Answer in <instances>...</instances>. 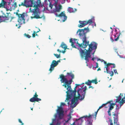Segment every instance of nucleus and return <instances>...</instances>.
I'll return each mask as SVG.
<instances>
[{"mask_svg": "<svg viewBox=\"0 0 125 125\" xmlns=\"http://www.w3.org/2000/svg\"><path fill=\"white\" fill-rule=\"evenodd\" d=\"M89 29L88 27L84 28L83 29H79L77 32V33L79 32V35L80 37H82L83 39L82 44H80L78 43L77 41V43L79 47L83 48H85L87 46L89 45V48L88 50H86L85 52L83 50L80 49L79 50L80 56L82 58H84V59L86 60V63H87L86 66H88L87 62H89V58L91 57V55L90 54L91 51L96 49L97 44L94 42H92L89 44V41H86V34L89 31Z\"/></svg>", "mask_w": 125, "mask_h": 125, "instance_id": "nucleus-1", "label": "nucleus"}, {"mask_svg": "<svg viewBox=\"0 0 125 125\" xmlns=\"http://www.w3.org/2000/svg\"><path fill=\"white\" fill-rule=\"evenodd\" d=\"M66 77V76H64L63 74H61L60 75V78L61 79L60 81L61 83H64L62 86H64L65 88L67 87L66 88L67 91L66 92V93L67 94V98L66 100H68L70 99H71L72 97H73L72 100L71 104L73 107L72 105H71L72 100L74 97H76V89L77 87L76 85L74 88V90H72L71 85L72 83V79L68 80Z\"/></svg>", "mask_w": 125, "mask_h": 125, "instance_id": "nucleus-2", "label": "nucleus"}, {"mask_svg": "<svg viewBox=\"0 0 125 125\" xmlns=\"http://www.w3.org/2000/svg\"><path fill=\"white\" fill-rule=\"evenodd\" d=\"M26 4L27 7H32L33 6V9H31L30 8L29 9V12H31L33 13L32 15H34V17H31V18H36V19H41L42 17V16H40V12L39 10V8L37 5L35 4L34 1L30 0L26 1Z\"/></svg>", "mask_w": 125, "mask_h": 125, "instance_id": "nucleus-3", "label": "nucleus"}, {"mask_svg": "<svg viewBox=\"0 0 125 125\" xmlns=\"http://www.w3.org/2000/svg\"><path fill=\"white\" fill-rule=\"evenodd\" d=\"M86 89L87 87L85 86L84 87L82 86L81 88H79L77 91V97H74L72 100L71 105L73 108L74 107L77 105V103L78 102V99H79L81 100L84 98Z\"/></svg>", "mask_w": 125, "mask_h": 125, "instance_id": "nucleus-4", "label": "nucleus"}, {"mask_svg": "<svg viewBox=\"0 0 125 125\" xmlns=\"http://www.w3.org/2000/svg\"><path fill=\"white\" fill-rule=\"evenodd\" d=\"M2 14L0 16V23L1 22H7L9 20L10 17L7 12H4L3 11H1Z\"/></svg>", "mask_w": 125, "mask_h": 125, "instance_id": "nucleus-5", "label": "nucleus"}, {"mask_svg": "<svg viewBox=\"0 0 125 125\" xmlns=\"http://www.w3.org/2000/svg\"><path fill=\"white\" fill-rule=\"evenodd\" d=\"M65 104L63 103H61L60 107L58 106V109L57 110V112L58 115L60 119H62L63 116L64 111H63L62 107V106H64Z\"/></svg>", "mask_w": 125, "mask_h": 125, "instance_id": "nucleus-6", "label": "nucleus"}, {"mask_svg": "<svg viewBox=\"0 0 125 125\" xmlns=\"http://www.w3.org/2000/svg\"><path fill=\"white\" fill-rule=\"evenodd\" d=\"M16 15L18 16V21L20 24H22L25 23V20L24 18L25 13H23L22 14H19L18 12L16 13Z\"/></svg>", "mask_w": 125, "mask_h": 125, "instance_id": "nucleus-7", "label": "nucleus"}, {"mask_svg": "<svg viewBox=\"0 0 125 125\" xmlns=\"http://www.w3.org/2000/svg\"><path fill=\"white\" fill-rule=\"evenodd\" d=\"M123 94H121L120 93V95L116 97L117 99L116 100V103H119L120 104V106H118L117 105H116V109L117 110H119V109L121 108V106L123 105L124 104V102L123 101H120L121 100V95L122 96Z\"/></svg>", "mask_w": 125, "mask_h": 125, "instance_id": "nucleus-8", "label": "nucleus"}, {"mask_svg": "<svg viewBox=\"0 0 125 125\" xmlns=\"http://www.w3.org/2000/svg\"><path fill=\"white\" fill-rule=\"evenodd\" d=\"M79 22L80 24H79L78 26L79 28H82L83 27L86 25H87L88 24H90L92 23V19L88 20V21H80Z\"/></svg>", "mask_w": 125, "mask_h": 125, "instance_id": "nucleus-9", "label": "nucleus"}, {"mask_svg": "<svg viewBox=\"0 0 125 125\" xmlns=\"http://www.w3.org/2000/svg\"><path fill=\"white\" fill-rule=\"evenodd\" d=\"M94 116L93 115H91L90 114L88 116L87 115H85L83 117V118H86L87 120V125H93L92 116Z\"/></svg>", "mask_w": 125, "mask_h": 125, "instance_id": "nucleus-10", "label": "nucleus"}, {"mask_svg": "<svg viewBox=\"0 0 125 125\" xmlns=\"http://www.w3.org/2000/svg\"><path fill=\"white\" fill-rule=\"evenodd\" d=\"M113 65V67H112V68H115V64L114 63H108L106 65V66L105 67V68H106V72L107 73H109L110 74V76H112L114 75V73L112 71H109L108 67L110 65Z\"/></svg>", "mask_w": 125, "mask_h": 125, "instance_id": "nucleus-11", "label": "nucleus"}, {"mask_svg": "<svg viewBox=\"0 0 125 125\" xmlns=\"http://www.w3.org/2000/svg\"><path fill=\"white\" fill-rule=\"evenodd\" d=\"M114 123L113 122L112 120L110 118H108L109 120L107 121L108 123V125H119V124L117 123V119L114 117Z\"/></svg>", "mask_w": 125, "mask_h": 125, "instance_id": "nucleus-12", "label": "nucleus"}, {"mask_svg": "<svg viewBox=\"0 0 125 125\" xmlns=\"http://www.w3.org/2000/svg\"><path fill=\"white\" fill-rule=\"evenodd\" d=\"M38 95L37 94L36 92H35L33 97L30 99V101L31 102H38L41 100V99L38 98Z\"/></svg>", "mask_w": 125, "mask_h": 125, "instance_id": "nucleus-13", "label": "nucleus"}, {"mask_svg": "<svg viewBox=\"0 0 125 125\" xmlns=\"http://www.w3.org/2000/svg\"><path fill=\"white\" fill-rule=\"evenodd\" d=\"M57 65V63L56 62V61L55 60H53L52 62V63L50 65V68L49 70V71H50V73L52 72L54 69V67L56 66Z\"/></svg>", "mask_w": 125, "mask_h": 125, "instance_id": "nucleus-14", "label": "nucleus"}, {"mask_svg": "<svg viewBox=\"0 0 125 125\" xmlns=\"http://www.w3.org/2000/svg\"><path fill=\"white\" fill-rule=\"evenodd\" d=\"M55 14L57 17H59L60 18L63 17L64 19V20H63V22H64L67 19V16L65 15V14L64 13H63L62 12H61L59 14L56 13H55Z\"/></svg>", "mask_w": 125, "mask_h": 125, "instance_id": "nucleus-15", "label": "nucleus"}, {"mask_svg": "<svg viewBox=\"0 0 125 125\" xmlns=\"http://www.w3.org/2000/svg\"><path fill=\"white\" fill-rule=\"evenodd\" d=\"M82 118L83 117H81L79 119H76L75 122H74L72 125H75V123H77L78 125L81 124L83 121V120L82 119Z\"/></svg>", "mask_w": 125, "mask_h": 125, "instance_id": "nucleus-16", "label": "nucleus"}, {"mask_svg": "<svg viewBox=\"0 0 125 125\" xmlns=\"http://www.w3.org/2000/svg\"><path fill=\"white\" fill-rule=\"evenodd\" d=\"M77 41V39H74L73 40L72 38L70 40V42L71 43V46L73 48H76L75 46L74 45V44L76 43L75 41Z\"/></svg>", "mask_w": 125, "mask_h": 125, "instance_id": "nucleus-17", "label": "nucleus"}, {"mask_svg": "<svg viewBox=\"0 0 125 125\" xmlns=\"http://www.w3.org/2000/svg\"><path fill=\"white\" fill-rule=\"evenodd\" d=\"M6 2L4 0H2L1 2L0 3V8L2 7H4L6 5Z\"/></svg>", "mask_w": 125, "mask_h": 125, "instance_id": "nucleus-18", "label": "nucleus"}, {"mask_svg": "<svg viewBox=\"0 0 125 125\" xmlns=\"http://www.w3.org/2000/svg\"><path fill=\"white\" fill-rule=\"evenodd\" d=\"M60 47H61L62 48L64 49L65 50H66L67 48V46L63 42H62V43Z\"/></svg>", "mask_w": 125, "mask_h": 125, "instance_id": "nucleus-19", "label": "nucleus"}, {"mask_svg": "<svg viewBox=\"0 0 125 125\" xmlns=\"http://www.w3.org/2000/svg\"><path fill=\"white\" fill-rule=\"evenodd\" d=\"M68 11L70 13L74 12L76 11V10L75 9V10H73V8H71L69 7L68 10Z\"/></svg>", "mask_w": 125, "mask_h": 125, "instance_id": "nucleus-20", "label": "nucleus"}, {"mask_svg": "<svg viewBox=\"0 0 125 125\" xmlns=\"http://www.w3.org/2000/svg\"><path fill=\"white\" fill-rule=\"evenodd\" d=\"M26 0H24V3L21 2V4H19V7H20L21 6H23L26 7H27V5L26 4Z\"/></svg>", "mask_w": 125, "mask_h": 125, "instance_id": "nucleus-21", "label": "nucleus"}, {"mask_svg": "<svg viewBox=\"0 0 125 125\" xmlns=\"http://www.w3.org/2000/svg\"><path fill=\"white\" fill-rule=\"evenodd\" d=\"M115 104V103H112L110 104V107L109 109L110 110H112L114 108V106Z\"/></svg>", "mask_w": 125, "mask_h": 125, "instance_id": "nucleus-22", "label": "nucleus"}, {"mask_svg": "<svg viewBox=\"0 0 125 125\" xmlns=\"http://www.w3.org/2000/svg\"><path fill=\"white\" fill-rule=\"evenodd\" d=\"M61 9V6L60 5L59 8L57 7H56V9H55V12H59L60 11V10Z\"/></svg>", "mask_w": 125, "mask_h": 125, "instance_id": "nucleus-23", "label": "nucleus"}, {"mask_svg": "<svg viewBox=\"0 0 125 125\" xmlns=\"http://www.w3.org/2000/svg\"><path fill=\"white\" fill-rule=\"evenodd\" d=\"M67 74L68 76H70L72 77V79H72V80L74 78V75L72 74V73H67Z\"/></svg>", "mask_w": 125, "mask_h": 125, "instance_id": "nucleus-24", "label": "nucleus"}, {"mask_svg": "<svg viewBox=\"0 0 125 125\" xmlns=\"http://www.w3.org/2000/svg\"><path fill=\"white\" fill-rule=\"evenodd\" d=\"M92 82L91 80H88L87 82H86L85 83L87 84L88 85L90 86L91 85Z\"/></svg>", "mask_w": 125, "mask_h": 125, "instance_id": "nucleus-25", "label": "nucleus"}, {"mask_svg": "<svg viewBox=\"0 0 125 125\" xmlns=\"http://www.w3.org/2000/svg\"><path fill=\"white\" fill-rule=\"evenodd\" d=\"M121 101H123L124 102V104L125 103V96L124 97H123V96H122L121 95Z\"/></svg>", "mask_w": 125, "mask_h": 125, "instance_id": "nucleus-26", "label": "nucleus"}, {"mask_svg": "<svg viewBox=\"0 0 125 125\" xmlns=\"http://www.w3.org/2000/svg\"><path fill=\"white\" fill-rule=\"evenodd\" d=\"M92 83H94L95 84H97L98 83V82L97 81V79H95L94 80H91Z\"/></svg>", "mask_w": 125, "mask_h": 125, "instance_id": "nucleus-27", "label": "nucleus"}, {"mask_svg": "<svg viewBox=\"0 0 125 125\" xmlns=\"http://www.w3.org/2000/svg\"><path fill=\"white\" fill-rule=\"evenodd\" d=\"M68 116L69 117L67 118L68 120L66 121V122H68V121L70 120L72 117L71 113H70L69 114V115H68Z\"/></svg>", "mask_w": 125, "mask_h": 125, "instance_id": "nucleus-28", "label": "nucleus"}, {"mask_svg": "<svg viewBox=\"0 0 125 125\" xmlns=\"http://www.w3.org/2000/svg\"><path fill=\"white\" fill-rule=\"evenodd\" d=\"M113 101L112 100L110 101H109L107 103H106L105 104H103L102 105H101L102 106V107H103L104 106H105L108 103H110L111 102H113Z\"/></svg>", "mask_w": 125, "mask_h": 125, "instance_id": "nucleus-29", "label": "nucleus"}, {"mask_svg": "<svg viewBox=\"0 0 125 125\" xmlns=\"http://www.w3.org/2000/svg\"><path fill=\"white\" fill-rule=\"evenodd\" d=\"M54 55L57 58H59L60 57V54L58 55L56 54H54Z\"/></svg>", "mask_w": 125, "mask_h": 125, "instance_id": "nucleus-30", "label": "nucleus"}, {"mask_svg": "<svg viewBox=\"0 0 125 125\" xmlns=\"http://www.w3.org/2000/svg\"><path fill=\"white\" fill-rule=\"evenodd\" d=\"M48 3H49V7L51 8V9L52 8V7H53V5L51 4V2H50H50H48Z\"/></svg>", "mask_w": 125, "mask_h": 125, "instance_id": "nucleus-31", "label": "nucleus"}, {"mask_svg": "<svg viewBox=\"0 0 125 125\" xmlns=\"http://www.w3.org/2000/svg\"><path fill=\"white\" fill-rule=\"evenodd\" d=\"M24 35L26 37L28 38H30L31 37V36L27 34H26V33H25Z\"/></svg>", "mask_w": 125, "mask_h": 125, "instance_id": "nucleus-32", "label": "nucleus"}, {"mask_svg": "<svg viewBox=\"0 0 125 125\" xmlns=\"http://www.w3.org/2000/svg\"><path fill=\"white\" fill-rule=\"evenodd\" d=\"M121 34V33H119V35L118 36V37H117L115 39V40H114L115 41H117L119 39V36L120 34Z\"/></svg>", "mask_w": 125, "mask_h": 125, "instance_id": "nucleus-33", "label": "nucleus"}, {"mask_svg": "<svg viewBox=\"0 0 125 125\" xmlns=\"http://www.w3.org/2000/svg\"><path fill=\"white\" fill-rule=\"evenodd\" d=\"M36 32L35 31H34L33 32L32 34V37H35Z\"/></svg>", "mask_w": 125, "mask_h": 125, "instance_id": "nucleus-34", "label": "nucleus"}, {"mask_svg": "<svg viewBox=\"0 0 125 125\" xmlns=\"http://www.w3.org/2000/svg\"><path fill=\"white\" fill-rule=\"evenodd\" d=\"M111 111V110H110V109H109L108 111V115L109 116H111V114L110 112Z\"/></svg>", "mask_w": 125, "mask_h": 125, "instance_id": "nucleus-35", "label": "nucleus"}, {"mask_svg": "<svg viewBox=\"0 0 125 125\" xmlns=\"http://www.w3.org/2000/svg\"><path fill=\"white\" fill-rule=\"evenodd\" d=\"M50 0H45L44 1L45 3L46 4H48V3H47L48 1V2H50Z\"/></svg>", "mask_w": 125, "mask_h": 125, "instance_id": "nucleus-36", "label": "nucleus"}, {"mask_svg": "<svg viewBox=\"0 0 125 125\" xmlns=\"http://www.w3.org/2000/svg\"><path fill=\"white\" fill-rule=\"evenodd\" d=\"M13 5L15 8L17 7V3L16 2H15L14 3V4H13Z\"/></svg>", "mask_w": 125, "mask_h": 125, "instance_id": "nucleus-37", "label": "nucleus"}, {"mask_svg": "<svg viewBox=\"0 0 125 125\" xmlns=\"http://www.w3.org/2000/svg\"><path fill=\"white\" fill-rule=\"evenodd\" d=\"M98 110H97V111L95 112V115H94V116H95V119H96V115L97 114V112H98ZM93 116H94V115Z\"/></svg>", "mask_w": 125, "mask_h": 125, "instance_id": "nucleus-38", "label": "nucleus"}, {"mask_svg": "<svg viewBox=\"0 0 125 125\" xmlns=\"http://www.w3.org/2000/svg\"><path fill=\"white\" fill-rule=\"evenodd\" d=\"M18 121L21 124H22V125H23L24 124L21 121V119H18Z\"/></svg>", "mask_w": 125, "mask_h": 125, "instance_id": "nucleus-39", "label": "nucleus"}, {"mask_svg": "<svg viewBox=\"0 0 125 125\" xmlns=\"http://www.w3.org/2000/svg\"><path fill=\"white\" fill-rule=\"evenodd\" d=\"M96 66L95 67H94V68H97L98 67V63L97 62H96Z\"/></svg>", "mask_w": 125, "mask_h": 125, "instance_id": "nucleus-40", "label": "nucleus"}, {"mask_svg": "<svg viewBox=\"0 0 125 125\" xmlns=\"http://www.w3.org/2000/svg\"><path fill=\"white\" fill-rule=\"evenodd\" d=\"M104 61V63L105 64V66H106V65L108 63H107L105 61Z\"/></svg>", "mask_w": 125, "mask_h": 125, "instance_id": "nucleus-41", "label": "nucleus"}, {"mask_svg": "<svg viewBox=\"0 0 125 125\" xmlns=\"http://www.w3.org/2000/svg\"><path fill=\"white\" fill-rule=\"evenodd\" d=\"M110 39H111V41L112 42H113L115 40L113 39L112 37H111Z\"/></svg>", "mask_w": 125, "mask_h": 125, "instance_id": "nucleus-42", "label": "nucleus"}, {"mask_svg": "<svg viewBox=\"0 0 125 125\" xmlns=\"http://www.w3.org/2000/svg\"><path fill=\"white\" fill-rule=\"evenodd\" d=\"M102 106H100L99 107L98 109V111L100 110V109L102 108Z\"/></svg>", "mask_w": 125, "mask_h": 125, "instance_id": "nucleus-43", "label": "nucleus"}, {"mask_svg": "<svg viewBox=\"0 0 125 125\" xmlns=\"http://www.w3.org/2000/svg\"><path fill=\"white\" fill-rule=\"evenodd\" d=\"M92 88V89H93L94 88V87H93V86H91L90 85V86L89 87V88Z\"/></svg>", "mask_w": 125, "mask_h": 125, "instance_id": "nucleus-44", "label": "nucleus"}, {"mask_svg": "<svg viewBox=\"0 0 125 125\" xmlns=\"http://www.w3.org/2000/svg\"><path fill=\"white\" fill-rule=\"evenodd\" d=\"M82 84H81V85ZM75 85L77 87L78 86L80 85H81V84H75Z\"/></svg>", "mask_w": 125, "mask_h": 125, "instance_id": "nucleus-45", "label": "nucleus"}, {"mask_svg": "<svg viewBox=\"0 0 125 125\" xmlns=\"http://www.w3.org/2000/svg\"><path fill=\"white\" fill-rule=\"evenodd\" d=\"M65 50H65V49H64V51H62V52L63 53H65V52H66Z\"/></svg>", "mask_w": 125, "mask_h": 125, "instance_id": "nucleus-46", "label": "nucleus"}, {"mask_svg": "<svg viewBox=\"0 0 125 125\" xmlns=\"http://www.w3.org/2000/svg\"><path fill=\"white\" fill-rule=\"evenodd\" d=\"M57 51L60 52H61V50H60L59 49H58L57 50Z\"/></svg>", "mask_w": 125, "mask_h": 125, "instance_id": "nucleus-47", "label": "nucleus"}, {"mask_svg": "<svg viewBox=\"0 0 125 125\" xmlns=\"http://www.w3.org/2000/svg\"><path fill=\"white\" fill-rule=\"evenodd\" d=\"M114 72L115 73H117V71L116 70H114Z\"/></svg>", "mask_w": 125, "mask_h": 125, "instance_id": "nucleus-48", "label": "nucleus"}, {"mask_svg": "<svg viewBox=\"0 0 125 125\" xmlns=\"http://www.w3.org/2000/svg\"><path fill=\"white\" fill-rule=\"evenodd\" d=\"M60 60H58L57 61H56V62L58 64V62H60Z\"/></svg>", "mask_w": 125, "mask_h": 125, "instance_id": "nucleus-49", "label": "nucleus"}, {"mask_svg": "<svg viewBox=\"0 0 125 125\" xmlns=\"http://www.w3.org/2000/svg\"><path fill=\"white\" fill-rule=\"evenodd\" d=\"M99 70H101V69H100V68H98L97 70V71H98Z\"/></svg>", "mask_w": 125, "mask_h": 125, "instance_id": "nucleus-50", "label": "nucleus"}, {"mask_svg": "<svg viewBox=\"0 0 125 125\" xmlns=\"http://www.w3.org/2000/svg\"><path fill=\"white\" fill-rule=\"evenodd\" d=\"M95 59V58L94 57V58H92V60L93 61H94V60Z\"/></svg>", "mask_w": 125, "mask_h": 125, "instance_id": "nucleus-51", "label": "nucleus"}, {"mask_svg": "<svg viewBox=\"0 0 125 125\" xmlns=\"http://www.w3.org/2000/svg\"><path fill=\"white\" fill-rule=\"evenodd\" d=\"M113 116H115V113L114 114H113Z\"/></svg>", "mask_w": 125, "mask_h": 125, "instance_id": "nucleus-52", "label": "nucleus"}, {"mask_svg": "<svg viewBox=\"0 0 125 125\" xmlns=\"http://www.w3.org/2000/svg\"><path fill=\"white\" fill-rule=\"evenodd\" d=\"M12 0H10L9 1V3H10L12 1Z\"/></svg>", "mask_w": 125, "mask_h": 125, "instance_id": "nucleus-53", "label": "nucleus"}, {"mask_svg": "<svg viewBox=\"0 0 125 125\" xmlns=\"http://www.w3.org/2000/svg\"><path fill=\"white\" fill-rule=\"evenodd\" d=\"M38 36V35L36 33H35V36Z\"/></svg>", "mask_w": 125, "mask_h": 125, "instance_id": "nucleus-54", "label": "nucleus"}, {"mask_svg": "<svg viewBox=\"0 0 125 125\" xmlns=\"http://www.w3.org/2000/svg\"><path fill=\"white\" fill-rule=\"evenodd\" d=\"M39 32V31H38L36 32V33H37Z\"/></svg>", "mask_w": 125, "mask_h": 125, "instance_id": "nucleus-55", "label": "nucleus"}, {"mask_svg": "<svg viewBox=\"0 0 125 125\" xmlns=\"http://www.w3.org/2000/svg\"><path fill=\"white\" fill-rule=\"evenodd\" d=\"M21 27V26H19V27H18V28H19L20 27Z\"/></svg>", "mask_w": 125, "mask_h": 125, "instance_id": "nucleus-56", "label": "nucleus"}, {"mask_svg": "<svg viewBox=\"0 0 125 125\" xmlns=\"http://www.w3.org/2000/svg\"><path fill=\"white\" fill-rule=\"evenodd\" d=\"M111 85H110L109 86V87H111Z\"/></svg>", "mask_w": 125, "mask_h": 125, "instance_id": "nucleus-57", "label": "nucleus"}, {"mask_svg": "<svg viewBox=\"0 0 125 125\" xmlns=\"http://www.w3.org/2000/svg\"><path fill=\"white\" fill-rule=\"evenodd\" d=\"M31 110L32 111L33 110V108H31Z\"/></svg>", "mask_w": 125, "mask_h": 125, "instance_id": "nucleus-58", "label": "nucleus"}, {"mask_svg": "<svg viewBox=\"0 0 125 125\" xmlns=\"http://www.w3.org/2000/svg\"><path fill=\"white\" fill-rule=\"evenodd\" d=\"M96 24H95V23H94V25H95V26H96Z\"/></svg>", "mask_w": 125, "mask_h": 125, "instance_id": "nucleus-59", "label": "nucleus"}, {"mask_svg": "<svg viewBox=\"0 0 125 125\" xmlns=\"http://www.w3.org/2000/svg\"><path fill=\"white\" fill-rule=\"evenodd\" d=\"M16 26H18V25H17V24H16Z\"/></svg>", "mask_w": 125, "mask_h": 125, "instance_id": "nucleus-60", "label": "nucleus"}, {"mask_svg": "<svg viewBox=\"0 0 125 125\" xmlns=\"http://www.w3.org/2000/svg\"><path fill=\"white\" fill-rule=\"evenodd\" d=\"M63 0L64 1V2L66 0Z\"/></svg>", "mask_w": 125, "mask_h": 125, "instance_id": "nucleus-61", "label": "nucleus"}, {"mask_svg": "<svg viewBox=\"0 0 125 125\" xmlns=\"http://www.w3.org/2000/svg\"><path fill=\"white\" fill-rule=\"evenodd\" d=\"M112 65V66H111V67L112 68V67H113V65Z\"/></svg>", "mask_w": 125, "mask_h": 125, "instance_id": "nucleus-62", "label": "nucleus"}, {"mask_svg": "<svg viewBox=\"0 0 125 125\" xmlns=\"http://www.w3.org/2000/svg\"><path fill=\"white\" fill-rule=\"evenodd\" d=\"M110 28L111 29H112V27H111Z\"/></svg>", "mask_w": 125, "mask_h": 125, "instance_id": "nucleus-63", "label": "nucleus"}, {"mask_svg": "<svg viewBox=\"0 0 125 125\" xmlns=\"http://www.w3.org/2000/svg\"><path fill=\"white\" fill-rule=\"evenodd\" d=\"M39 31H40V30L39 29Z\"/></svg>", "mask_w": 125, "mask_h": 125, "instance_id": "nucleus-64", "label": "nucleus"}]
</instances>
